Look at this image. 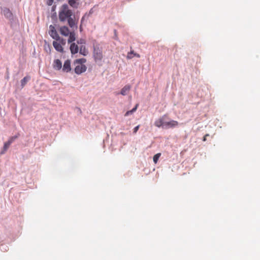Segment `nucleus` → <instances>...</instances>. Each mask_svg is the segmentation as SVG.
<instances>
[{"label": "nucleus", "instance_id": "20e7f679", "mask_svg": "<svg viewBox=\"0 0 260 260\" xmlns=\"http://www.w3.org/2000/svg\"><path fill=\"white\" fill-rule=\"evenodd\" d=\"M168 120H169L168 116L164 115L155 121L154 125L158 128L161 127L164 128Z\"/></svg>", "mask_w": 260, "mask_h": 260}, {"label": "nucleus", "instance_id": "1a4fd4ad", "mask_svg": "<svg viewBox=\"0 0 260 260\" xmlns=\"http://www.w3.org/2000/svg\"><path fill=\"white\" fill-rule=\"evenodd\" d=\"M71 43V44L70 45V48L71 53L73 54L77 53L79 51V47L78 45H77L75 43H73V42Z\"/></svg>", "mask_w": 260, "mask_h": 260}, {"label": "nucleus", "instance_id": "f3484780", "mask_svg": "<svg viewBox=\"0 0 260 260\" xmlns=\"http://www.w3.org/2000/svg\"><path fill=\"white\" fill-rule=\"evenodd\" d=\"M94 58L96 60H101L103 58V55L102 52H96L94 53Z\"/></svg>", "mask_w": 260, "mask_h": 260}, {"label": "nucleus", "instance_id": "a211bd4d", "mask_svg": "<svg viewBox=\"0 0 260 260\" xmlns=\"http://www.w3.org/2000/svg\"><path fill=\"white\" fill-rule=\"evenodd\" d=\"M30 77H25L21 80V84L22 87H24V85L26 84V83L27 82V81L29 80Z\"/></svg>", "mask_w": 260, "mask_h": 260}, {"label": "nucleus", "instance_id": "5701e85b", "mask_svg": "<svg viewBox=\"0 0 260 260\" xmlns=\"http://www.w3.org/2000/svg\"><path fill=\"white\" fill-rule=\"evenodd\" d=\"M139 127H140V125H137V126H136V127L134 128L133 133H134V134H136V133L137 132V131H138V129H139Z\"/></svg>", "mask_w": 260, "mask_h": 260}, {"label": "nucleus", "instance_id": "2eb2a0df", "mask_svg": "<svg viewBox=\"0 0 260 260\" xmlns=\"http://www.w3.org/2000/svg\"><path fill=\"white\" fill-rule=\"evenodd\" d=\"M79 50V53L84 56H86L88 54V50L86 49L85 45H81Z\"/></svg>", "mask_w": 260, "mask_h": 260}, {"label": "nucleus", "instance_id": "423d86ee", "mask_svg": "<svg viewBox=\"0 0 260 260\" xmlns=\"http://www.w3.org/2000/svg\"><path fill=\"white\" fill-rule=\"evenodd\" d=\"M66 44V41L65 39H64L63 42L59 40H55L52 43L53 46L55 49L59 52H63V48L62 46H64Z\"/></svg>", "mask_w": 260, "mask_h": 260}, {"label": "nucleus", "instance_id": "f257e3e1", "mask_svg": "<svg viewBox=\"0 0 260 260\" xmlns=\"http://www.w3.org/2000/svg\"><path fill=\"white\" fill-rule=\"evenodd\" d=\"M73 12L67 4L63 5L60 8L58 13V18L60 22L68 21L70 27H73L76 25L74 17H72Z\"/></svg>", "mask_w": 260, "mask_h": 260}, {"label": "nucleus", "instance_id": "6e6552de", "mask_svg": "<svg viewBox=\"0 0 260 260\" xmlns=\"http://www.w3.org/2000/svg\"><path fill=\"white\" fill-rule=\"evenodd\" d=\"M178 125V122L175 120H168L167 122L166 126H165V129H168L170 128L175 127Z\"/></svg>", "mask_w": 260, "mask_h": 260}, {"label": "nucleus", "instance_id": "b1692460", "mask_svg": "<svg viewBox=\"0 0 260 260\" xmlns=\"http://www.w3.org/2000/svg\"><path fill=\"white\" fill-rule=\"evenodd\" d=\"M54 0H47V4L48 6H51L53 3Z\"/></svg>", "mask_w": 260, "mask_h": 260}, {"label": "nucleus", "instance_id": "393cba45", "mask_svg": "<svg viewBox=\"0 0 260 260\" xmlns=\"http://www.w3.org/2000/svg\"><path fill=\"white\" fill-rule=\"evenodd\" d=\"M132 114V113H131V111L129 110V111H127V112L125 113V114L124 116H128L129 115Z\"/></svg>", "mask_w": 260, "mask_h": 260}, {"label": "nucleus", "instance_id": "0eeeda50", "mask_svg": "<svg viewBox=\"0 0 260 260\" xmlns=\"http://www.w3.org/2000/svg\"><path fill=\"white\" fill-rule=\"evenodd\" d=\"M71 60L69 59L66 60L63 65L62 68V71L65 73H69L71 71Z\"/></svg>", "mask_w": 260, "mask_h": 260}, {"label": "nucleus", "instance_id": "9d476101", "mask_svg": "<svg viewBox=\"0 0 260 260\" xmlns=\"http://www.w3.org/2000/svg\"><path fill=\"white\" fill-rule=\"evenodd\" d=\"M53 68L56 70H60L62 69V63L59 59H55L53 64Z\"/></svg>", "mask_w": 260, "mask_h": 260}, {"label": "nucleus", "instance_id": "f8f14e48", "mask_svg": "<svg viewBox=\"0 0 260 260\" xmlns=\"http://www.w3.org/2000/svg\"><path fill=\"white\" fill-rule=\"evenodd\" d=\"M68 4L73 8L77 9L79 5L78 0H68Z\"/></svg>", "mask_w": 260, "mask_h": 260}, {"label": "nucleus", "instance_id": "f03ea898", "mask_svg": "<svg viewBox=\"0 0 260 260\" xmlns=\"http://www.w3.org/2000/svg\"><path fill=\"white\" fill-rule=\"evenodd\" d=\"M86 62L85 58L77 59L74 61L75 72L76 74L79 75L85 72L87 70L86 66L84 63Z\"/></svg>", "mask_w": 260, "mask_h": 260}, {"label": "nucleus", "instance_id": "4468645a", "mask_svg": "<svg viewBox=\"0 0 260 260\" xmlns=\"http://www.w3.org/2000/svg\"><path fill=\"white\" fill-rule=\"evenodd\" d=\"M3 13L4 16L8 18H11L12 17V13L10 10L8 8H4L3 10Z\"/></svg>", "mask_w": 260, "mask_h": 260}, {"label": "nucleus", "instance_id": "9b49d317", "mask_svg": "<svg viewBox=\"0 0 260 260\" xmlns=\"http://www.w3.org/2000/svg\"><path fill=\"white\" fill-rule=\"evenodd\" d=\"M11 144L7 141L5 142L4 144L3 147L2 148L0 151V155H3L7 151L8 149L10 147Z\"/></svg>", "mask_w": 260, "mask_h": 260}, {"label": "nucleus", "instance_id": "6ab92c4d", "mask_svg": "<svg viewBox=\"0 0 260 260\" xmlns=\"http://www.w3.org/2000/svg\"><path fill=\"white\" fill-rule=\"evenodd\" d=\"M160 155H161V154L159 153H157L154 155L153 159V161L155 164H156L157 162V161H158Z\"/></svg>", "mask_w": 260, "mask_h": 260}, {"label": "nucleus", "instance_id": "a878e982", "mask_svg": "<svg viewBox=\"0 0 260 260\" xmlns=\"http://www.w3.org/2000/svg\"><path fill=\"white\" fill-rule=\"evenodd\" d=\"M209 135V134H206L204 136V138H203V141H206L207 140V137H208Z\"/></svg>", "mask_w": 260, "mask_h": 260}, {"label": "nucleus", "instance_id": "bb28decb", "mask_svg": "<svg viewBox=\"0 0 260 260\" xmlns=\"http://www.w3.org/2000/svg\"><path fill=\"white\" fill-rule=\"evenodd\" d=\"M134 56H136V57H137L138 58L140 57V54L136 53L134 54Z\"/></svg>", "mask_w": 260, "mask_h": 260}, {"label": "nucleus", "instance_id": "4be33fe9", "mask_svg": "<svg viewBox=\"0 0 260 260\" xmlns=\"http://www.w3.org/2000/svg\"><path fill=\"white\" fill-rule=\"evenodd\" d=\"M138 106H139L138 104H136L135 107L132 110H130L132 113H133L134 112H135L137 110Z\"/></svg>", "mask_w": 260, "mask_h": 260}, {"label": "nucleus", "instance_id": "7ed1b4c3", "mask_svg": "<svg viewBox=\"0 0 260 260\" xmlns=\"http://www.w3.org/2000/svg\"><path fill=\"white\" fill-rule=\"evenodd\" d=\"M60 34L63 36H69L68 39V43H71L76 40V34L74 31H70L69 28L66 26H61L59 28Z\"/></svg>", "mask_w": 260, "mask_h": 260}, {"label": "nucleus", "instance_id": "412c9836", "mask_svg": "<svg viewBox=\"0 0 260 260\" xmlns=\"http://www.w3.org/2000/svg\"><path fill=\"white\" fill-rule=\"evenodd\" d=\"M77 43L81 45H84L86 43V41L83 39H80L77 41Z\"/></svg>", "mask_w": 260, "mask_h": 260}, {"label": "nucleus", "instance_id": "39448f33", "mask_svg": "<svg viewBox=\"0 0 260 260\" xmlns=\"http://www.w3.org/2000/svg\"><path fill=\"white\" fill-rule=\"evenodd\" d=\"M49 34L55 40H59L63 42L64 39L59 36L55 27L52 25L49 26Z\"/></svg>", "mask_w": 260, "mask_h": 260}, {"label": "nucleus", "instance_id": "dca6fc26", "mask_svg": "<svg viewBox=\"0 0 260 260\" xmlns=\"http://www.w3.org/2000/svg\"><path fill=\"white\" fill-rule=\"evenodd\" d=\"M19 134H17L16 135L14 136L11 137L9 138L7 142L10 144H11L17 138H18L19 137Z\"/></svg>", "mask_w": 260, "mask_h": 260}, {"label": "nucleus", "instance_id": "ddd939ff", "mask_svg": "<svg viewBox=\"0 0 260 260\" xmlns=\"http://www.w3.org/2000/svg\"><path fill=\"white\" fill-rule=\"evenodd\" d=\"M131 86L129 85H126L121 90L120 94L122 95H126L129 91Z\"/></svg>", "mask_w": 260, "mask_h": 260}, {"label": "nucleus", "instance_id": "aec40b11", "mask_svg": "<svg viewBox=\"0 0 260 260\" xmlns=\"http://www.w3.org/2000/svg\"><path fill=\"white\" fill-rule=\"evenodd\" d=\"M135 53L134 52V50H131L129 52L127 53V58L128 59H131L133 58Z\"/></svg>", "mask_w": 260, "mask_h": 260}]
</instances>
